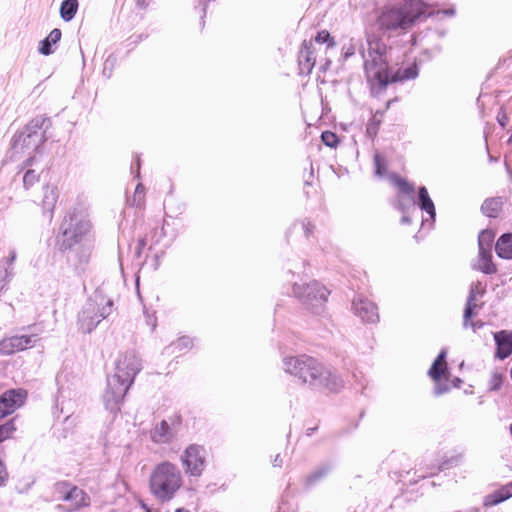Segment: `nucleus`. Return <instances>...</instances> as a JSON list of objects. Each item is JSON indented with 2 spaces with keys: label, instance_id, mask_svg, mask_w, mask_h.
Returning a JSON list of instances; mask_svg holds the SVG:
<instances>
[{
  "label": "nucleus",
  "instance_id": "864d4df0",
  "mask_svg": "<svg viewBox=\"0 0 512 512\" xmlns=\"http://www.w3.org/2000/svg\"><path fill=\"white\" fill-rule=\"evenodd\" d=\"M509 430H510V434L512 436V423L510 424Z\"/></svg>",
  "mask_w": 512,
  "mask_h": 512
},
{
  "label": "nucleus",
  "instance_id": "c03bdc74",
  "mask_svg": "<svg viewBox=\"0 0 512 512\" xmlns=\"http://www.w3.org/2000/svg\"><path fill=\"white\" fill-rule=\"evenodd\" d=\"M379 125H380V121L376 120V119H372L370 121V123L368 124L367 126V132L368 134L370 135H376L377 134V131H378V128H379Z\"/></svg>",
  "mask_w": 512,
  "mask_h": 512
},
{
  "label": "nucleus",
  "instance_id": "3c124183",
  "mask_svg": "<svg viewBox=\"0 0 512 512\" xmlns=\"http://www.w3.org/2000/svg\"><path fill=\"white\" fill-rule=\"evenodd\" d=\"M316 430H317V426L312 427V428H308V429H307V435H311V434H312L314 431H316Z\"/></svg>",
  "mask_w": 512,
  "mask_h": 512
},
{
  "label": "nucleus",
  "instance_id": "9d476101",
  "mask_svg": "<svg viewBox=\"0 0 512 512\" xmlns=\"http://www.w3.org/2000/svg\"><path fill=\"white\" fill-rule=\"evenodd\" d=\"M35 335H13L0 341V355L9 356L34 347Z\"/></svg>",
  "mask_w": 512,
  "mask_h": 512
},
{
  "label": "nucleus",
  "instance_id": "c756f323",
  "mask_svg": "<svg viewBox=\"0 0 512 512\" xmlns=\"http://www.w3.org/2000/svg\"><path fill=\"white\" fill-rule=\"evenodd\" d=\"M477 308H478V305L476 303V293L474 292V290H472L470 292V294H469V297H468V300H467V304H466V308H465V311H464V324H465V326H467L469 324L471 318L474 315V311Z\"/></svg>",
  "mask_w": 512,
  "mask_h": 512
},
{
  "label": "nucleus",
  "instance_id": "dca6fc26",
  "mask_svg": "<svg viewBox=\"0 0 512 512\" xmlns=\"http://www.w3.org/2000/svg\"><path fill=\"white\" fill-rule=\"evenodd\" d=\"M510 497H512V482L502 486L498 490L487 495L484 498L483 504L485 507L495 506V505L509 499Z\"/></svg>",
  "mask_w": 512,
  "mask_h": 512
},
{
  "label": "nucleus",
  "instance_id": "79ce46f5",
  "mask_svg": "<svg viewBox=\"0 0 512 512\" xmlns=\"http://www.w3.org/2000/svg\"><path fill=\"white\" fill-rule=\"evenodd\" d=\"M32 138V135L31 134H27V135H20L16 141H15V147L17 148L19 145L21 147H23L24 145H29L30 144V140Z\"/></svg>",
  "mask_w": 512,
  "mask_h": 512
},
{
  "label": "nucleus",
  "instance_id": "c9c22d12",
  "mask_svg": "<svg viewBox=\"0 0 512 512\" xmlns=\"http://www.w3.org/2000/svg\"><path fill=\"white\" fill-rule=\"evenodd\" d=\"M374 164L376 168V174L379 176H383L387 171V165L384 157L381 154H375Z\"/></svg>",
  "mask_w": 512,
  "mask_h": 512
},
{
  "label": "nucleus",
  "instance_id": "20e7f679",
  "mask_svg": "<svg viewBox=\"0 0 512 512\" xmlns=\"http://www.w3.org/2000/svg\"><path fill=\"white\" fill-rule=\"evenodd\" d=\"M139 371L140 361L135 355L121 356L116 364V372L108 382L107 401L116 404L122 402Z\"/></svg>",
  "mask_w": 512,
  "mask_h": 512
},
{
  "label": "nucleus",
  "instance_id": "5701e85b",
  "mask_svg": "<svg viewBox=\"0 0 512 512\" xmlns=\"http://www.w3.org/2000/svg\"><path fill=\"white\" fill-rule=\"evenodd\" d=\"M478 265L479 270L485 274L497 273V266L494 264L492 260V255L490 251H480Z\"/></svg>",
  "mask_w": 512,
  "mask_h": 512
},
{
  "label": "nucleus",
  "instance_id": "412c9836",
  "mask_svg": "<svg viewBox=\"0 0 512 512\" xmlns=\"http://www.w3.org/2000/svg\"><path fill=\"white\" fill-rule=\"evenodd\" d=\"M503 201L499 197L486 199L481 210L487 217L496 218L502 210Z\"/></svg>",
  "mask_w": 512,
  "mask_h": 512
},
{
  "label": "nucleus",
  "instance_id": "09e8293b",
  "mask_svg": "<svg viewBox=\"0 0 512 512\" xmlns=\"http://www.w3.org/2000/svg\"><path fill=\"white\" fill-rule=\"evenodd\" d=\"M150 0H135L136 6L139 9H144L148 6Z\"/></svg>",
  "mask_w": 512,
  "mask_h": 512
},
{
  "label": "nucleus",
  "instance_id": "ea45409f",
  "mask_svg": "<svg viewBox=\"0 0 512 512\" xmlns=\"http://www.w3.org/2000/svg\"><path fill=\"white\" fill-rule=\"evenodd\" d=\"M61 36H62V32L60 29L58 28H55L53 29L49 35L46 37L52 44H56L57 42L60 41L61 39Z\"/></svg>",
  "mask_w": 512,
  "mask_h": 512
},
{
  "label": "nucleus",
  "instance_id": "f8f14e48",
  "mask_svg": "<svg viewBox=\"0 0 512 512\" xmlns=\"http://www.w3.org/2000/svg\"><path fill=\"white\" fill-rule=\"evenodd\" d=\"M353 310L365 322L374 323L379 319L377 306L368 299H355L353 301Z\"/></svg>",
  "mask_w": 512,
  "mask_h": 512
},
{
  "label": "nucleus",
  "instance_id": "49530a36",
  "mask_svg": "<svg viewBox=\"0 0 512 512\" xmlns=\"http://www.w3.org/2000/svg\"><path fill=\"white\" fill-rule=\"evenodd\" d=\"M303 229L307 237L311 236L315 230V225L311 221L303 222Z\"/></svg>",
  "mask_w": 512,
  "mask_h": 512
},
{
  "label": "nucleus",
  "instance_id": "603ef678",
  "mask_svg": "<svg viewBox=\"0 0 512 512\" xmlns=\"http://www.w3.org/2000/svg\"><path fill=\"white\" fill-rule=\"evenodd\" d=\"M175 512H189V511H187V510H185V509L180 508V509H177Z\"/></svg>",
  "mask_w": 512,
  "mask_h": 512
},
{
  "label": "nucleus",
  "instance_id": "c85d7f7f",
  "mask_svg": "<svg viewBox=\"0 0 512 512\" xmlns=\"http://www.w3.org/2000/svg\"><path fill=\"white\" fill-rule=\"evenodd\" d=\"M390 181L403 194H411L414 191L413 185L410 184L405 178H402L397 174L391 175Z\"/></svg>",
  "mask_w": 512,
  "mask_h": 512
},
{
  "label": "nucleus",
  "instance_id": "2eb2a0df",
  "mask_svg": "<svg viewBox=\"0 0 512 512\" xmlns=\"http://www.w3.org/2000/svg\"><path fill=\"white\" fill-rule=\"evenodd\" d=\"M172 429L166 420L157 423L150 430V438L154 443L164 444L168 443L172 438Z\"/></svg>",
  "mask_w": 512,
  "mask_h": 512
},
{
  "label": "nucleus",
  "instance_id": "473e14b6",
  "mask_svg": "<svg viewBox=\"0 0 512 512\" xmlns=\"http://www.w3.org/2000/svg\"><path fill=\"white\" fill-rule=\"evenodd\" d=\"M504 381V376L500 372H493L488 380L489 390H498L501 388Z\"/></svg>",
  "mask_w": 512,
  "mask_h": 512
},
{
  "label": "nucleus",
  "instance_id": "393cba45",
  "mask_svg": "<svg viewBox=\"0 0 512 512\" xmlns=\"http://www.w3.org/2000/svg\"><path fill=\"white\" fill-rule=\"evenodd\" d=\"M78 10L77 0H64L60 7V15L63 20L70 21L74 18Z\"/></svg>",
  "mask_w": 512,
  "mask_h": 512
},
{
  "label": "nucleus",
  "instance_id": "39448f33",
  "mask_svg": "<svg viewBox=\"0 0 512 512\" xmlns=\"http://www.w3.org/2000/svg\"><path fill=\"white\" fill-rule=\"evenodd\" d=\"M181 486V472L171 462L165 461L158 464L150 475V491L161 502L170 501Z\"/></svg>",
  "mask_w": 512,
  "mask_h": 512
},
{
  "label": "nucleus",
  "instance_id": "aec40b11",
  "mask_svg": "<svg viewBox=\"0 0 512 512\" xmlns=\"http://www.w3.org/2000/svg\"><path fill=\"white\" fill-rule=\"evenodd\" d=\"M193 346L194 343L190 337L181 336L170 344L169 349L171 354L182 356L192 350Z\"/></svg>",
  "mask_w": 512,
  "mask_h": 512
},
{
  "label": "nucleus",
  "instance_id": "a211bd4d",
  "mask_svg": "<svg viewBox=\"0 0 512 512\" xmlns=\"http://www.w3.org/2000/svg\"><path fill=\"white\" fill-rule=\"evenodd\" d=\"M322 290V287L317 282L309 284H295L293 287L294 294L300 299L315 298L316 292H320Z\"/></svg>",
  "mask_w": 512,
  "mask_h": 512
},
{
  "label": "nucleus",
  "instance_id": "a878e982",
  "mask_svg": "<svg viewBox=\"0 0 512 512\" xmlns=\"http://www.w3.org/2000/svg\"><path fill=\"white\" fill-rule=\"evenodd\" d=\"M17 430L15 419H9L3 424H0V445L14 437Z\"/></svg>",
  "mask_w": 512,
  "mask_h": 512
},
{
  "label": "nucleus",
  "instance_id": "9b49d317",
  "mask_svg": "<svg viewBox=\"0 0 512 512\" xmlns=\"http://www.w3.org/2000/svg\"><path fill=\"white\" fill-rule=\"evenodd\" d=\"M182 460L187 472L194 476L200 475L205 467L203 448L195 444L190 445L185 450Z\"/></svg>",
  "mask_w": 512,
  "mask_h": 512
},
{
  "label": "nucleus",
  "instance_id": "f704fd0d",
  "mask_svg": "<svg viewBox=\"0 0 512 512\" xmlns=\"http://www.w3.org/2000/svg\"><path fill=\"white\" fill-rule=\"evenodd\" d=\"M164 228L162 226H155L153 227L150 232L147 234L149 235L150 239V245L157 244L164 236Z\"/></svg>",
  "mask_w": 512,
  "mask_h": 512
},
{
  "label": "nucleus",
  "instance_id": "1a4fd4ad",
  "mask_svg": "<svg viewBox=\"0 0 512 512\" xmlns=\"http://www.w3.org/2000/svg\"><path fill=\"white\" fill-rule=\"evenodd\" d=\"M28 399L24 388L8 389L0 395V420L23 407Z\"/></svg>",
  "mask_w": 512,
  "mask_h": 512
},
{
  "label": "nucleus",
  "instance_id": "de8ad7c7",
  "mask_svg": "<svg viewBox=\"0 0 512 512\" xmlns=\"http://www.w3.org/2000/svg\"><path fill=\"white\" fill-rule=\"evenodd\" d=\"M497 120H498L499 124H500L502 127H505V126L508 124V122H509V118H508V116H507V114H506V112H505V111H501V112L498 114V116H497Z\"/></svg>",
  "mask_w": 512,
  "mask_h": 512
},
{
  "label": "nucleus",
  "instance_id": "f257e3e1",
  "mask_svg": "<svg viewBox=\"0 0 512 512\" xmlns=\"http://www.w3.org/2000/svg\"><path fill=\"white\" fill-rule=\"evenodd\" d=\"M283 365L286 373L317 391L334 393L344 386L343 380L332 369L312 356H289L284 358Z\"/></svg>",
  "mask_w": 512,
  "mask_h": 512
},
{
  "label": "nucleus",
  "instance_id": "f3484780",
  "mask_svg": "<svg viewBox=\"0 0 512 512\" xmlns=\"http://www.w3.org/2000/svg\"><path fill=\"white\" fill-rule=\"evenodd\" d=\"M445 358L446 351L442 350L428 371L429 376L434 381H440L442 378H446L448 367Z\"/></svg>",
  "mask_w": 512,
  "mask_h": 512
},
{
  "label": "nucleus",
  "instance_id": "58836bf2",
  "mask_svg": "<svg viewBox=\"0 0 512 512\" xmlns=\"http://www.w3.org/2000/svg\"><path fill=\"white\" fill-rule=\"evenodd\" d=\"M51 44L52 43L47 38H45L40 42L39 52L43 55H50L53 52L51 49Z\"/></svg>",
  "mask_w": 512,
  "mask_h": 512
},
{
  "label": "nucleus",
  "instance_id": "0eeeda50",
  "mask_svg": "<svg viewBox=\"0 0 512 512\" xmlns=\"http://www.w3.org/2000/svg\"><path fill=\"white\" fill-rule=\"evenodd\" d=\"M53 489L56 499L64 503L67 512H77L91 505L89 494L69 481H58Z\"/></svg>",
  "mask_w": 512,
  "mask_h": 512
},
{
  "label": "nucleus",
  "instance_id": "8fccbe9b",
  "mask_svg": "<svg viewBox=\"0 0 512 512\" xmlns=\"http://www.w3.org/2000/svg\"><path fill=\"white\" fill-rule=\"evenodd\" d=\"M310 188H313V184L311 182H309V181L305 182V184H304V192H305V194L307 196H309V194H310V191H309Z\"/></svg>",
  "mask_w": 512,
  "mask_h": 512
},
{
  "label": "nucleus",
  "instance_id": "4be33fe9",
  "mask_svg": "<svg viewBox=\"0 0 512 512\" xmlns=\"http://www.w3.org/2000/svg\"><path fill=\"white\" fill-rule=\"evenodd\" d=\"M418 75V67L416 63H411L408 67L399 68L394 74L391 75V82L406 81L416 78Z\"/></svg>",
  "mask_w": 512,
  "mask_h": 512
},
{
  "label": "nucleus",
  "instance_id": "7ed1b4c3",
  "mask_svg": "<svg viewBox=\"0 0 512 512\" xmlns=\"http://www.w3.org/2000/svg\"><path fill=\"white\" fill-rule=\"evenodd\" d=\"M366 40L368 48L364 56V68L367 80L374 85L386 87L391 82L387 60L389 48L373 28L366 31Z\"/></svg>",
  "mask_w": 512,
  "mask_h": 512
},
{
  "label": "nucleus",
  "instance_id": "6ab92c4d",
  "mask_svg": "<svg viewBox=\"0 0 512 512\" xmlns=\"http://www.w3.org/2000/svg\"><path fill=\"white\" fill-rule=\"evenodd\" d=\"M497 255L503 259H512V233H505L496 242Z\"/></svg>",
  "mask_w": 512,
  "mask_h": 512
},
{
  "label": "nucleus",
  "instance_id": "cd10ccee",
  "mask_svg": "<svg viewBox=\"0 0 512 512\" xmlns=\"http://www.w3.org/2000/svg\"><path fill=\"white\" fill-rule=\"evenodd\" d=\"M75 256L77 258V262L75 264L76 269L83 271L85 266L89 263L91 256V247H80L79 249H77Z\"/></svg>",
  "mask_w": 512,
  "mask_h": 512
},
{
  "label": "nucleus",
  "instance_id": "b1692460",
  "mask_svg": "<svg viewBox=\"0 0 512 512\" xmlns=\"http://www.w3.org/2000/svg\"><path fill=\"white\" fill-rule=\"evenodd\" d=\"M419 206L422 210L426 211L432 219L435 218V206L433 201L431 200L429 193L426 187H421L419 189Z\"/></svg>",
  "mask_w": 512,
  "mask_h": 512
},
{
  "label": "nucleus",
  "instance_id": "37998d69",
  "mask_svg": "<svg viewBox=\"0 0 512 512\" xmlns=\"http://www.w3.org/2000/svg\"><path fill=\"white\" fill-rule=\"evenodd\" d=\"M9 477L4 463L0 460V486L5 485Z\"/></svg>",
  "mask_w": 512,
  "mask_h": 512
},
{
  "label": "nucleus",
  "instance_id": "4468645a",
  "mask_svg": "<svg viewBox=\"0 0 512 512\" xmlns=\"http://www.w3.org/2000/svg\"><path fill=\"white\" fill-rule=\"evenodd\" d=\"M497 345L496 357L505 359L512 354V332L502 330L494 335Z\"/></svg>",
  "mask_w": 512,
  "mask_h": 512
},
{
  "label": "nucleus",
  "instance_id": "a18cd8bd",
  "mask_svg": "<svg viewBox=\"0 0 512 512\" xmlns=\"http://www.w3.org/2000/svg\"><path fill=\"white\" fill-rule=\"evenodd\" d=\"M149 235H145L143 238L138 240V246H137V254L140 255L143 251V249L150 244V239L148 238Z\"/></svg>",
  "mask_w": 512,
  "mask_h": 512
},
{
  "label": "nucleus",
  "instance_id": "72a5a7b5",
  "mask_svg": "<svg viewBox=\"0 0 512 512\" xmlns=\"http://www.w3.org/2000/svg\"><path fill=\"white\" fill-rule=\"evenodd\" d=\"M321 139L326 146L331 148L336 147L339 143L337 135L334 132L328 130L322 133Z\"/></svg>",
  "mask_w": 512,
  "mask_h": 512
},
{
  "label": "nucleus",
  "instance_id": "4c0bfd02",
  "mask_svg": "<svg viewBox=\"0 0 512 512\" xmlns=\"http://www.w3.org/2000/svg\"><path fill=\"white\" fill-rule=\"evenodd\" d=\"M169 421V426L171 427V429H177L182 424V415L179 412H175L173 415L169 417Z\"/></svg>",
  "mask_w": 512,
  "mask_h": 512
},
{
  "label": "nucleus",
  "instance_id": "bb28decb",
  "mask_svg": "<svg viewBox=\"0 0 512 512\" xmlns=\"http://www.w3.org/2000/svg\"><path fill=\"white\" fill-rule=\"evenodd\" d=\"M495 238V232L490 229L482 230L478 236L480 251H490Z\"/></svg>",
  "mask_w": 512,
  "mask_h": 512
},
{
  "label": "nucleus",
  "instance_id": "a19ab883",
  "mask_svg": "<svg viewBox=\"0 0 512 512\" xmlns=\"http://www.w3.org/2000/svg\"><path fill=\"white\" fill-rule=\"evenodd\" d=\"M144 197H145V188L143 187V185L138 184L135 189L134 199L138 198L139 205H141L144 201Z\"/></svg>",
  "mask_w": 512,
  "mask_h": 512
},
{
  "label": "nucleus",
  "instance_id": "f03ea898",
  "mask_svg": "<svg viewBox=\"0 0 512 512\" xmlns=\"http://www.w3.org/2000/svg\"><path fill=\"white\" fill-rule=\"evenodd\" d=\"M428 5L422 0H405L402 5L384 8L376 23L381 31H407L427 13Z\"/></svg>",
  "mask_w": 512,
  "mask_h": 512
},
{
  "label": "nucleus",
  "instance_id": "423d86ee",
  "mask_svg": "<svg viewBox=\"0 0 512 512\" xmlns=\"http://www.w3.org/2000/svg\"><path fill=\"white\" fill-rule=\"evenodd\" d=\"M61 235L57 238L56 245L60 252L71 250L91 230V223L76 214H70L61 225Z\"/></svg>",
  "mask_w": 512,
  "mask_h": 512
},
{
  "label": "nucleus",
  "instance_id": "e433bc0d",
  "mask_svg": "<svg viewBox=\"0 0 512 512\" xmlns=\"http://www.w3.org/2000/svg\"><path fill=\"white\" fill-rule=\"evenodd\" d=\"M38 174L32 169L26 171L23 177V183L26 187L33 186L38 181Z\"/></svg>",
  "mask_w": 512,
  "mask_h": 512
},
{
  "label": "nucleus",
  "instance_id": "6e6552de",
  "mask_svg": "<svg viewBox=\"0 0 512 512\" xmlns=\"http://www.w3.org/2000/svg\"><path fill=\"white\" fill-rule=\"evenodd\" d=\"M113 303L108 300L98 303L91 301L79 313L78 325L82 333H90L111 312Z\"/></svg>",
  "mask_w": 512,
  "mask_h": 512
},
{
  "label": "nucleus",
  "instance_id": "7c9ffc66",
  "mask_svg": "<svg viewBox=\"0 0 512 512\" xmlns=\"http://www.w3.org/2000/svg\"><path fill=\"white\" fill-rule=\"evenodd\" d=\"M59 193L56 186H46L44 190V199L43 202L45 205L49 206L51 209L55 207V204L58 200Z\"/></svg>",
  "mask_w": 512,
  "mask_h": 512
},
{
  "label": "nucleus",
  "instance_id": "2f4dec72",
  "mask_svg": "<svg viewBox=\"0 0 512 512\" xmlns=\"http://www.w3.org/2000/svg\"><path fill=\"white\" fill-rule=\"evenodd\" d=\"M314 41L318 44H326L327 48H332L336 45L334 38L328 30L319 31L315 36Z\"/></svg>",
  "mask_w": 512,
  "mask_h": 512
},
{
  "label": "nucleus",
  "instance_id": "ddd939ff",
  "mask_svg": "<svg viewBox=\"0 0 512 512\" xmlns=\"http://www.w3.org/2000/svg\"><path fill=\"white\" fill-rule=\"evenodd\" d=\"M300 69L309 74L316 64V52L312 40H304L298 56Z\"/></svg>",
  "mask_w": 512,
  "mask_h": 512
}]
</instances>
